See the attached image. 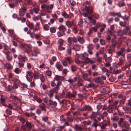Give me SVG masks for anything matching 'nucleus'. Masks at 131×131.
<instances>
[{
    "label": "nucleus",
    "instance_id": "1",
    "mask_svg": "<svg viewBox=\"0 0 131 131\" xmlns=\"http://www.w3.org/2000/svg\"><path fill=\"white\" fill-rule=\"evenodd\" d=\"M125 120L123 118H121L120 120L118 121V125L120 127H124L128 129L129 128V125L127 122L125 121L124 122L122 125V122H124Z\"/></svg>",
    "mask_w": 131,
    "mask_h": 131
},
{
    "label": "nucleus",
    "instance_id": "2",
    "mask_svg": "<svg viewBox=\"0 0 131 131\" xmlns=\"http://www.w3.org/2000/svg\"><path fill=\"white\" fill-rule=\"evenodd\" d=\"M66 61H68L69 64H71L73 62L72 60L70 58H65L63 60L61 61L62 65L65 67L68 66Z\"/></svg>",
    "mask_w": 131,
    "mask_h": 131
},
{
    "label": "nucleus",
    "instance_id": "3",
    "mask_svg": "<svg viewBox=\"0 0 131 131\" xmlns=\"http://www.w3.org/2000/svg\"><path fill=\"white\" fill-rule=\"evenodd\" d=\"M73 93H72L70 91L68 92L66 95V97L67 98L75 97L76 94V92L73 91Z\"/></svg>",
    "mask_w": 131,
    "mask_h": 131
},
{
    "label": "nucleus",
    "instance_id": "4",
    "mask_svg": "<svg viewBox=\"0 0 131 131\" xmlns=\"http://www.w3.org/2000/svg\"><path fill=\"white\" fill-rule=\"evenodd\" d=\"M117 109L113 105V104H109L106 110L110 113H112L114 110V109Z\"/></svg>",
    "mask_w": 131,
    "mask_h": 131
},
{
    "label": "nucleus",
    "instance_id": "5",
    "mask_svg": "<svg viewBox=\"0 0 131 131\" xmlns=\"http://www.w3.org/2000/svg\"><path fill=\"white\" fill-rule=\"evenodd\" d=\"M106 48H108L107 49V51L108 53L110 54V55L108 57H110L112 56V53L114 51V48L111 47L109 45H107L106 46Z\"/></svg>",
    "mask_w": 131,
    "mask_h": 131
},
{
    "label": "nucleus",
    "instance_id": "6",
    "mask_svg": "<svg viewBox=\"0 0 131 131\" xmlns=\"http://www.w3.org/2000/svg\"><path fill=\"white\" fill-rule=\"evenodd\" d=\"M48 104L50 106H52V107H56L57 105V103L56 101H53L51 99L48 100Z\"/></svg>",
    "mask_w": 131,
    "mask_h": 131
},
{
    "label": "nucleus",
    "instance_id": "7",
    "mask_svg": "<svg viewBox=\"0 0 131 131\" xmlns=\"http://www.w3.org/2000/svg\"><path fill=\"white\" fill-rule=\"evenodd\" d=\"M68 42L70 44H71L73 42L76 43L77 41V39L74 37H73L72 38L69 37L68 39Z\"/></svg>",
    "mask_w": 131,
    "mask_h": 131
},
{
    "label": "nucleus",
    "instance_id": "8",
    "mask_svg": "<svg viewBox=\"0 0 131 131\" xmlns=\"http://www.w3.org/2000/svg\"><path fill=\"white\" fill-rule=\"evenodd\" d=\"M7 99V97L6 96L2 95L1 96L0 100L1 102L3 104V105L4 106H6V104L4 103L5 102V101Z\"/></svg>",
    "mask_w": 131,
    "mask_h": 131
},
{
    "label": "nucleus",
    "instance_id": "9",
    "mask_svg": "<svg viewBox=\"0 0 131 131\" xmlns=\"http://www.w3.org/2000/svg\"><path fill=\"white\" fill-rule=\"evenodd\" d=\"M26 9L24 7H22L19 9V14L20 16H23L25 14V13Z\"/></svg>",
    "mask_w": 131,
    "mask_h": 131
},
{
    "label": "nucleus",
    "instance_id": "10",
    "mask_svg": "<svg viewBox=\"0 0 131 131\" xmlns=\"http://www.w3.org/2000/svg\"><path fill=\"white\" fill-rule=\"evenodd\" d=\"M25 124L27 127V128L28 130H30L32 127H33L34 125L33 124L28 122H26Z\"/></svg>",
    "mask_w": 131,
    "mask_h": 131
},
{
    "label": "nucleus",
    "instance_id": "11",
    "mask_svg": "<svg viewBox=\"0 0 131 131\" xmlns=\"http://www.w3.org/2000/svg\"><path fill=\"white\" fill-rule=\"evenodd\" d=\"M77 41L78 40L79 43L83 44L85 42V40L82 37H81L80 36H78L77 37Z\"/></svg>",
    "mask_w": 131,
    "mask_h": 131
},
{
    "label": "nucleus",
    "instance_id": "12",
    "mask_svg": "<svg viewBox=\"0 0 131 131\" xmlns=\"http://www.w3.org/2000/svg\"><path fill=\"white\" fill-rule=\"evenodd\" d=\"M114 25H112L111 27L110 30H108L107 31V33L111 35H113L115 33V31L114 30Z\"/></svg>",
    "mask_w": 131,
    "mask_h": 131
},
{
    "label": "nucleus",
    "instance_id": "13",
    "mask_svg": "<svg viewBox=\"0 0 131 131\" xmlns=\"http://www.w3.org/2000/svg\"><path fill=\"white\" fill-rule=\"evenodd\" d=\"M61 85V84H60L59 83H57V85L55 87L53 88V90L56 93H57L58 92V90L59 89L60 86Z\"/></svg>",
    "mask_w": 131,
    "mask_h": 131
},
{
    "label": "nucleus",
    "instance_id": "14",
    "mask_svg": "<svg viewBox=\"0 0 131 131\" xmlns=\"http://www.w3.org/2000/svg\"><path fill=\"white\" fill-rule=\"evenodd\" d=\"M110 122L109 121H106L105 123H103L102 124L101 127V128L102 129H104L106 126L110 125Z\"/></svg>",
    "mask_w": 131,
    "mask_h": 131
},
{
    "label": "nucleus",
    "instance_id": "15",
    "mask_svg": "<svg viewBox=\"0 0 131 131\" xmlns=\"http://www.w3.org/2000/svg\"><path fill=\"white\" fill-rule=\"evenodd\" d=\"M46 105L43 103H42L39 105V108L42 110L44 111L45 112H46Z\"/></svg>",
    "mask_w": 131,
    "mask_h": 131
},
{
    "label": "nucleus",
    "instance_id": "16",
    "mask_svg": "<svg viewBox=\"0 0 131 131\" xmlns=\"http://www.w3.org/2000/svg\"><path fill=\"white\" fill-rule=\"evenodd\" d=\"M74 129L75 130H78L79 131H83L84 128L79 126L78 124H75L74 126Z\"/></svg>",
    "mask_w": 131,
    "mask_h": 131
},
{
    "label": "nucleus",
    "instance_id": "17",
    "mask_svg": "<svg viewBox=\"0 0 131 131\" xmlns=\"http://www.w3.org/2000/svg\"><path fill=\"white\" fill-rule=\"evenodd\" d=\"M116 115V113H114L113 114V117L111 119L114 121H117L119 119V116L117 115Z\"/></svg>",
    "mask_w": 131,
    "mask_h": 131
},
{
    "label": "nucleus",
    "instance_id": "18",
    "mask_svg": "<svg viewBox=\"0 0 131 131\" xmlns=\"http://www.w3.org/2000/svg\"><path fill=\"white\" fill-rule=\"evenodd\" d=\"M81 46L78 44L73 45V49L75 51H78L80 49Z\"/></svg>",
    "mask_w": 131,
    "mask_h": 131
},
{
    "label": "nucleus",
    "instance_id": "19",
    "mask_svg": "<svg viewBox=\"0 0 131 131\" xmlns=\"http://www.w3.org/2000/svg\"><path fill=\"white\" fill-rule=\"evenodd\" d=\"M58 29L59 30L62 31V32H64L66 30V28L64 26L62 25H60L59 26Z\"/></svg>",
    "mask_w": 131,
    "mask_h": 131
},
{
    "label": "nucleus",
    "instance_id": "20",
    "mask_svg": "<svg viewBox=\"0 0 131 131\" xmlns=\"http://www.w3.org/2000/svg\"><path fill=\"white\" fill-rule=\"evenodd\" d=\"M66 81H67L71 84L77 81V79L76 77H74L73 79H71L70 78H69L68 80H67Z\"/></svg>",
    "mask_w": 131,
    "mask_h": 131
},
{
    "label": "nucleus",
    "instance_id": "21",
    "mask_svg": "<svg viewBox=\"0 0 131 131\" xmlns=\"http://www.w3.org/2000/svg\"><path fill=\"white\" fill-rule=\"evenodd\" d=\"M60 76L58 75H56L55 77L54 78V80H55L56 81H57V83H60V84H62L60 80Z\"/></svg>",
    "mask_w": 131,
    "mask_h": 131
},
{
    "label": "nucleus",
    "instance_id": "22",
    "mask_svg": "<svg viewBox=\"0 0 131 131\" xmlns=\"http://www.w3.org/2000/svg\"><path fill=\"white\" fill-rule=\"evenodd\" d=\"M126 100L125 97H124L122 99H121L119 101V104L122 105H123L125 101Z\"/></svg>",
    "mask_w": 131,
    "mask_h": 131
},
{
    "label": "nucleus",
    "instance_id": "23",
    "mask_svg": "<svg viewBox=\"0 0 131 131\" xmlns=\"http://www.w3.org/2000/svg\"><path fill=\"white\" fill-rule=\"evenodd\" d=\"M56 66L58 70L60 71H62L63 67L61 65L57 63L56 65Z\"/></svg>",
    "mask_w": 131,
    "mask_h": 131
},
{
    "label": "nucleus",
    "instance_id": "24",
    "mask_svg": "<svg viewBox=\"0 0 131 131\" xmlns=\"http://www.w3.org/2000/svg\"><path fill=\"white\" fill-rule=\"evenodd\" d=\"M54 92L53 90L51 89L50 90L48 94V95L49 96L50 98L52 97L54 95Z\"/></svg>",
    "mask_w": 131,
    "mask_h": 131
},
{
    "label": "nucleus",
    "instance_id": "25",
    "mask_svg": "<svg viewBox=\"0 0 131 131\" xmlns=\"http://www.w3.org/2000/svg\"><path fill=\"white\" fill-rule=\"evenodd\" d=\"M94 62H95V61L90 60L89 58H86L84 61V63L86 64L88 63L89 62L91 63H93Z\"/></svg>",
    "mask_w": 131,
    "mask_h": 131
},
{
    "label": "nucleus",
    "instance_id": "26",
    "mask_svg": "<svg viewBox=\"0 0 131 131\" xmlns=\"http://www.w3.org/2000/svg\"><path fill=\"white\" fill-rule=\"evenodd\" d=\"M26 24L31 29H33L34 25L30 23L29 21H27L26 23Z\"/></svg>",
    "mask_w": 131,
    "mask_h": 131
},
{
    "label": "nucleus",
    "instance_id": "27",
    "mask_svg": "<svg viewBox=\"0 0 131 131\" xmlns=\"http://www.w3.org/2000/svg\"><path fill=\"white\" fill-rule=\"evenodd\" d=\"M12 81L15 83H19L20 82V80L16 78H13L12 79Z\"/></svg>",
    "mask_w": 131,
    "mask_h": 131
},
{
    "label": "nucleus",
    "instance_id": "28",
    "mask_svg": "<svg viewBox=\"0 0 131 131\" xmlns=\"http://www.w3.org/2000/svg\"><path fill=\"white\" fill-rule=\"evenodd\" d=\"M40 23H37L35 25V30L34 29L33 31H35L36 30H38L40 28Z\"/></svg>",
    "mask_w": 131,
    "mask_h": 131
},
{
    "label": "nucleus",
    "instance_id": "29",
    "mask_svg": "<svg viewBox=\"0 0 131 131\" xmlns=\"http://www.w3.org/2000/svg\"><path fill=\"white\" fill-rule=\"evenodd\" d=\"M14 71L17 74H19L21 72V70L18 68H16Z\"/></svg>",
    "mask_w": 131,
    "mask_h": 131
},
{
    "label": "nucleus",
    "instance_id": "30",
    "mask_svg": "<svg viewBox=\"0 0 131 131\" xmlns=\"http://www.w3.org/2000/svg\"><path fill=\"white\" fill-rule=\"evenodd\" d=\"M4 66L8 69H11L12 68L11 65L8 63H6L4 64Z\"/></svg>",
    "mask_w": 131,
    "mask_h": 131
},
{
    "label": "nucleus",
    "instance_id": "31",
    "mask_svg": "<svg viewBox=\"0 0 131 131\" xmlns=\"http://www.w3.org/2000/svg\"><path fill=\"white\" fill-rule=\"evenodd\" d=\"M33 75L34 79H38L39 78V74L38 73L36 72Z\"/></svg>",
    "mask_w": 131,
    "mask_h": 131
},
{
    "label": "nucleus",
    "instance_id": "32",
    "mask_svg": "<svg viewBox=\"0 0 131 131\" xmlns=\"http://www.w3.org/2000/svg\"><path fill=\"white\" fill-rule=\"evenodd\" d=\"M62 15L65 18H68L69 17V15L67 14L66 12L63 11L61 13Z\"/></svg>",
    "mask_w": 131,
    "mask_h": 131
},
{
    "label": "nucleus",
    "instance_id": "33",
    "mask_svg": "<svg viewBox=\"0 0 131 131\" xmlns=\"http://www.w3.org/2000/svg\"><path fill=\"white\" fill-rule=\"evenodd\" d=\"M67 120L68 122H72L73 121V119L72 116H68L67 117Z\"/></svg>",
    "mask_w": 131,
    "mask_h": 131
},
{
    "label": "nucleus",
    "instance_id": "34",
    "mask_svg": "<svg viewBox=\"0 0 131 131\" xmlns=\"http://www.w3.org/2000/svg\"><path fill=\"white\" fill-rule=\"evenodd\" d=\"M64 32H62L60 31H58L57 32V34L59 37H60L63 36V35H65Z\"/></svg>",
    "mask_w": 131,
    "mask_h": 131
},
{
    "label": "nucleus",
    "instance_id": "35",
    "mask_svg": "<svg viewBox=\"0 0 131 131\" xmlns=\"http://www.w3.org/2000/svg\"><path fill=\"white\" fill-rule=\"evenodd\" d=\"M8 32L10 34L11 36H14L15 35L14 34V31L13 30L9 29L8 30Z\"/></svg>",
    "mask_w": 131,
    "mask_h": 131
},
{
    "label": "nucleus",
    "instance_id": "36",
    "mask_svg": "<svg viewBox=\"0 0 131 131\" xmlns=\"http://www.w3.org/2000/svg\"><path fill=\"white\" fill-rule=\"evenodd\" d=\"M94 80L95 81L96 83H101L102 81L101 80L100 78L99 77L97 78H96L94 79Z\"/></svg>",
    "mask_w": 131,
    "mask_h": 131
},
{
    "label": "nucleus",
    "instance_id": "37",
    "mask_svg": "<svg viewBox=\"0 0 131 131\" xmlns=\"http://www.w3.org/2000/svg\"><path fill=\"white\" fill-rule=\"evenodd\" d=\"M88 18L90 20L91 22L92 23L94 24H95L96 23V21L95 19H92L90 17H88Z\"/></svg>",
    "mask_w": 131,
    "mask_h": 131
},
{
    "label": "nucleus",
    "instance_id": "38",
    "mask_svg": "<svg viewBox=\"0 0 131 131\" xmlns=\"http://www.w3.org/2000/svg\"><path fill=\"white\" fill-rule=\"evenodd\" d=\"M26 51L27 53H29L31 51V48L28 46L26 45Z\"/></svg>",
    "mask_w": 131,
    "mask_h": 131
},
{
    "label": "nucleus",
    "instance_id": "39",
    "mask_svg": "<svg viewBox=\"0 0 131 131\" xmlns=\"http://www.w3.org/2000/svg\"><path fill=\"white\" fill-rule=\"evenodd\" d=\"M21 130H23L24 131H26L27 129V127L25 125H22L21 127Z\"/></svg>",
    "mask_w": 131,
    "mask_h": 131
},
{
    "label": "nucleus",
    "instance_id": "40",
    "mask_svg": "<svg viewBox=\"0 0 131 131\" xmlns=\"http://www.w3.org/2000/svg\"><path fill=\"white\" fill-rule=\"evenodd\" d=\"M71 68L72 71V72H74L77 70V68L76 66L73 65L71 67Z\"/></svg>",
    "mask_w": 131,
    "mask_h": 131
},
{
    "label": "nucleus",
    "instance_id": "41",
    "mask_svg": "<svg viewBox=\"0 0 131 131\" xmlns=\"http://www.w3.org/2000/svg\"><path fill=\"white\" fill-rule=\"evenodd\" d=\"M26 76H33L32 75V72L29 71H27L26 72Z\"/></svg>",
    "mask_w": 131,
    "mask_h": 131
},
{
    "label": "nucleus",
    "instance_id": "42",
    "mask_svg": "<svg viewBox=\"0 0 131 131\" xmlns=\"http://www.w3.org/2000/svg\"><path fill=\"white\" fill-rule=\"evenodd\" d=\"M26 79L29 82L32 81V79L33 78V76H26Z\"/></svg>",
    "mask_w": 131,
    "mask_h": 131
},
{
    "label": "nucleus",
    "instance_id": "43",
    "mask_svg": "<svg viewBox=\"0 0 131 131\" xmlns=\"http://www.w3.org/2000/svg\"><path fill=\"white\" fill-rule=\"evenodd\" d=\"M105 60L106 62H109L110 63L112 60L111 58H106Z\"/></svg>",
    "mask_w": 131,
    "mask_h": 131
},
{
    "label": "nucleus",
    "instance_id": "44",
    "mask_svg": "<svg viewBox=\"0 0 131 131\" xmlns=\"http://www.w3.org/2000/svg\"><path fill=\"white\" fill-rule=\"evenodd\" d=\"M43 29L46 30H48L49 28V27L47 24L43 26Z\"/></svg>",
    "mask_w": 131,
    "mask_h": 131
},
{
    "label": "nucleus",
    "instance_id": "45",
    "mask_svg": "<svg viewBox=\"0 0 131 131\" xmlns=\"http://www.w3.org/2000/svg\"><path fill=\"white\" fill-rule=\"evenodd\" d=\"M45 78L42 74H41L40 76V80L42 82H43L45 80Z\"/></svg>",
    "mask_w": 131,
    "mask_h": 131
},
{
    "label": "nucleus",
    "instance_id": "46",
    "mask_svg": "<svg viewBox=\"0 0 131 131\" xmlns=\"http://www.w3.org/2000/svg\"><path fill=\"white\" fill-rule=\"evenodd\" d=\"M68 72V71L67 69H64L62 71V74L63 75H66Z\"/></svg>",
    "mask_w": 131,
    "mask_h": 131
},
{
    "label": "nucleus",
    "instance_id": "47",
    "mask_svg": "<svg viewBox=\"0 0 131 131\" xmlns=\"http://www.w3.org/2000/svg\"><path fill=\"white\" fill-rule=\"evenodd\" d=\"M64 41L62 39H60L58 41V43H59V45L63 46L64 43Z\"/></svg>",
    "mask_w": 131,
    "mask_h": 131
},
{
    "label": "nucleus",
    "instance_id": "48",
    "mask_svg": "<svg viewBox=\"0 0 131 131\" xmlns=\"http://www.w3.org/2000/svg\"><path fill=\"white\" fill-rule=\"evenodd\" d=\"M19 62L24 63L25 62V58H18Z\"/></svg>",
    "mask_w": 131,
    "mask_h": 131
},
{
    "label": "nucleus",
    "instance_id": "49",
    "mask_svg": "<svg viewBox=\"0 0 131 131\" xmlns=\"http://www.w3.org/2000/svg\"><path fill=\"white\" fill-rule=\"evenodd\" d=\"M115 78L112 75L109 78V81L111 82L114 81L115 80Z\"/></svg>",
    "mask_w": 131,
    "mask_h": 131
},
{
    "label": "nucleus",
    "instance_id": "50",
    "mask_svg": "<svg viewBox=\"0 0 131 131\" xmlns=\"http://www.w3.org/2000/svg\"><path fill=\"white\" fill-rule=\"evenodd\" d=\"M41 8L42 9L44 10L45 9H48V7L47 6L44 4L41 5Z\"/></svg>",
    "mask_w": 131,
    "mask_h": 131
},
{
    "label": "nucleus",
    "instance_id": "51",
    "mask_svg": "<svg viewBox=\"0 0 131 131\" xmlns=\"http://www.w3.org/2000/svg\"><path fill=\"white\" fill-rule=\"evenodd\" d=\"M33 10L34 12L36 14H37L39 11V9L38 7L33 8Z\"/></svg>",
    "mask_w": 131,
    "mask_h": 131
},
{
    "label": "nucleus",
    "instance_id": "52",
    "mask_svg": "<svg viewBox=\"0 0 131 131\" xmlns=\"http://www.w3.org/2000/svg\"><path fill=\"white\" fill-rule=\"evenodd\" d=\"M123 109L126 112H128L131 110L130 108L129 107H123Z\"/></svg>",
    "mask_w": 131,
    "mask_h": 131
},
{
    "label": "nucleus",
    "instance_id": "53",
    "mask_svg": "<svg viewBox=\"0 0 131 131\" xmlns=\"http://www.w3.org/2000/svg\"><path fill=\"white\" fill-rule=\"evenodd\" d=\"M46 74L47 76L50 77L52 74V72L50 70H47L46 72Z\"/></svg>",
    "mask_w": 131,
    "mask_h": 131
},
{
    "label": "nucleus",
    "instance_id": "54",
    "mask_svg": "<svg viewBox=\"0 0 131 131\" xmlns=\"http://www.w3.org/2000/svg\"><path fill=\"white\" fill-rule=\"evenodd\" d=\"M50 31L52 33H54L56 31V29L54 27H51L50 28Z\"/></svg>",
    "mask_w": 131,
    "mask_h": 131
},
{
    "label": "nucleus",
    "instance_id": "55",
    "mask_svg": "<svg viewBox=\"0 0 131 131\" xmlns=\"http://www.w3.org/2000/svg\"><path fill=\"white\" fill-rule=\"evenodd\" d=\"M118 103V100H116L114 102V103L113 104V105L117 109V105Z\"/></svg>",
    "mask_w": 131,
    "mask_h": 131
},
{
    "label": "nucleus",
    "instance_id": "56",
    "mask_svg": "<svg viewBox=\"0 0 131 131\" xmlns=\"http://www.w3.org/2000/svg\"><path fill=\"white\" fill-rule=\"evenodd\" d=\"M7 89L9 91H10L13 90L12 86V85H8L7 87Z\"/></svg>",
    "mask_w": 131,
    "mask_h": 131
},
{
    "label": "nucleus",
    "instance_id": "57",
    "mask_svg": "<svg viewBox=\"0 0 131 131\" xmlns=\"http://www.w3.org/2000/svg\"><path fill=\"white\" fill-rule=\"evenodd\" d=\"M126 105L128 106H130L131 108V97L128 101Z\"/></svg>",
    "mask_w": 131,
    "mask_h": 131
},
{
    "label": "nucleus",
    "instance_id": "58",
    "mask_svg": "<svg viewBox=\"0 0 131 131\" xmlns=\"http://www.w3.org/2000/svg\"><path fill=\"white\" fill-rule=\"evenodd\" d=\"M66 25L69 27H70L71 26V22L68 20H67L66 21Z\"/></svg>",
    "mask_w": 131,
    "mask_h": 131
},
{
    "label": "nucleus",
    "instance_id": "59",
    "mask_svg": "<svg viewBox=\"0 0 131 131\" xmlns=\"http://www.w3.org/2000/svg\"><path fill=\"white\" fill-rule=\"evenodd\" d=\"M62 46L59 45L58 47V50L60 51L63 50H65V48L64 47H62Z\"/></svg>",
    "mask_w": 131,
    "mask_h": 131
},
{
    "label": "nucleus",
    "instance_id": "60",
    "mask_svg": "<svg viewBox=\"0 0 131 131\" xmlns=\"http://www.w3.org/2000/svg\"><path fill=\"white\" fill-rule=\"evenodd\" d=\"M42 120L45 122H47L48 120V117L47 116L42 117Z\"/></svg>",
    "mask_w": 131,
    "mask_h": 131
},
{
    "label": "nucleus",
    "instance_id": "61",
    "mask_svg": "<svg viewBox=\"0 0 131 131\" xmlns=\"http://www.w3.org/2000/svg\"><path fill=\"white\" fill-rule=\"evenodd\" d=\"M87 48L89 49H93V47L92 44H89L88 45Z\"/></svg>",
    "mask_w": 131,
    "mask_h": 131
},
{
    "label": "nucleus",
    "instance_id": "62",
    "mask_svg": "<svg viewBox=\"0 0 131 131\" xmlns=\"http://www.w3.org/2000/svg\"><path fill=\"white\" fill-rule=\"evenodd\" d=\"M6 113L8 115H11L12 114V111L9 109H6Z\"/></svg>",
    "mask_w": 131,
    "mask_h": 131
},
{
    "label": "nucleus",
    "instance_id": "63",
    "mask_svg": "<svg viewBox=\"0 0 131 131\" xmlns=\"http://www.w3.org/2000/svg\"><path fill=\"white\" fill-rule=\"evenodd\" d=\"M85 9L86 10V11L89 13H92V11H89V9L90 8V7L89 6L88 7H85Z\"/></svg>",
    "mask_w": 131,
    "mask_h": 131
},
{
    "label": "nucleus",
    "instance_id": "64",
    "mask_svg": "<svg viewBox=\"0 0 131 131\" xmlns=\"http://www.w3.org/2000/svg\"><path fill=\"white\" fill-rule=\"evenodd\" d=\"M19 120L23 124H24L25 123V120L24 118L23 117H20L19 118Z\"/></svg>",
    "mask_w": 131,
    "mask_h": 131
}]
</instances>
